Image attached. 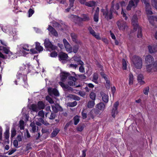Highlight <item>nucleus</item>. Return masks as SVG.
I'll list each match as a JSON object with an SVG mask.
<instances>
[{
    "label": "nucleus",
    "mask_w": 157,
    "mask_h": 157,
    "mask_svg": "<svg viewBox=\"0 0 157 157\" xmlns=\"http://www.w3.org/2000/svg\"><path fill=\"white\" fill-rule=\"evenodd\" d=\"M131 62L133 66L138 69H140L142 66V60L141 57L134 55L131 58Z\"/></svg>",
    "instance_id": "nucleus-1"
},
{
    "label": "nucleus",
    "mask_w": 157,
    "mask_h": 157,
    "mask_svg": "<svg viewBox=\"0 0 157 157\" xmlns=\"http://www.w3.org/2000/svg\"><path fill=\"white\" fill-rule=\"evenodd\" d=\"M76 75L74 72H71V73H69L65 72H63L60 73L61 80L62 81H64L67 78H68L69 80L76 81L77 79L75 77Z\"/></svg>",
    "instance_id": "nucleus-2"
},
{
    "label": "nucleus",
    "mask_w": 157,
    "mask_h": 157,
    "mask_svg": "<svg viewBox=\"0 0 157 157\" xmlns=\"http://www.w3.org/2000/svg\"><path fill=\"white\" fill-rule=\"evenodd\" d=\"M82 17H80L75 15H72V18H73V21L79 26H81L82 24L80 22L83 21H87L90 20V18L86 14H83L82 16Z\"/></svg>",
    "instance_id": "nucleus-3"
},
{
    "label": "nucleus",
    "mask_w": 157,
    "mask_h": 157,
    "mask_svg": "<svg viewBox=\"0 0 157 157\" xmlns=\"http://www.w3.org/2000/svg\"><path fill=\"white\" fill-rule=\"evenodd\" d=\"M113 6V5L112 6H111L109 11L108 10H106L103 9L101 10V12H102L103 16L107 20L111 19L113 17V10L114 9Z\"/></svg>",
    "instance_id": "nucleus-4"
},
{
    "label": "nucleus",
    "mask_w": 157,
    "mask_h": 157,
    "mask_svg": "<svg viewBox=\"0 0 157 157\" xmlns=\"http://www.w3.org/2000/svg\"><path fill=\"white\" fill-rule=\"evenodd\" d=\"M44 45L47 51L54 50H57V47L53 45L48 39H46L45 40Z\"/></svg>",
    "instance_id": "nucleus-5"
},
{
    "label": "nucleus",
    "mask_w": 157,
    "mask_h": 157,
    "mask_svg": "<svg viewBox=\"0 0 157 157\" xmlns=\"http://www.w3.org/2000/svg\"><path fill=\"white\" fill-rule=\"evenodd\" d=\"M117 25L120 30L124 31L127 30L128 28L126 22L122 20L118 21L117 22Z\"/></svg>",
    "instance_id": "nucleus-6"
},
{
    "label": "nucleus",
    "mask_w": 157,
    "mask_h": 157,
    "mask_svg": "<svg viewBox=\"0 0 157 157\" xmlns=\"http://www.w3.org/2000/svg\"><path fill=\"white\" fill-rule=\"evenodd\" d=\"M18 46L19 47L20 53L23 56L26 55L27 54L25 51L28 52L30 50L29 45L28 44H21Z\"/></svg>",
    "instance_id": "nucleus-7"
},
{
    "label": "nucleus",
    "mask_w": 157,
    "mask_h": 157,
    "mask_svg": "<svg viewBox=\"0 0 157 157\" xmlns=\"http://www.w3.org/2000/svg\"><path fill=\"white\" fill-rule=\"evenodd\" d=\"M17 77L18 79H21V82L23 83L22 85L25 87H27L28 85L26 82L27 77L26 75H22L21 74L19 73H17Z\"/></svg>",
    "instance_id": "nucleus-8"
},
{
    "label": "nucleus",
    "mask_w": 157,
    "mask_h": 157,
    "mask_svg": "<svg viewBox=\"0 0 157 157\" xmlns=\"http://www.w3.org/2000/svg\"><path fill=\"white\" fill-rule=\"evenodd\" d=\"M139 0H131L129 2L127 6L126 9L128 10H131L132 8H135L137 6Z\"/></svg>",
    "instance_id": "nucleus-9"
},
{
    "label": "nucleus",
    "mask_w": 157,
    "mask_h": 157,
    "mask_svg": "<svg viewBox=\"0 0 157 157\" xmlns=\"http://www.w3.org/2000/svg\"><path fill=\"white\" fill-rule=\"evenodd\" d=\"M132 24L135 30H136L139 27L138 18L136 15L134 14L132 16Z\"/></svg>",
    "instance_id": "nucleus-10"
},
{
    "label": "nucleus",
    "mask_w": 157,
    "mask_h": 157,
    "mask_svg": "<svg viewBox=\"0 0 157 157\" xmlns=\"http://www.w3.org/2000/svg\"><path fill=\"white\" fill-rule=\"evenodd\" d=\"M119 105V102L117 101L115 102L113 105V107L111 111V115L113 118H115L116 115L118 114L117 108Z\"/></svg>",
    "instance_id": "nucleus-11"
},
{
    "label": "nucleus",
    "mask_w": 157,
    "mask_h": 157,
    "mask_svg": "<svg viewBox=\"0 0 157 157\" xmlns=\"http://www.w3.org/2000/svg\"><path fill=\"white\" fill-rule=\"evenodd\" d=\"M63 42L66 51L69 53L71 52L72 48L68 42L65 39L63 40Z\"/></svg>",
    "instance_id": "nucleus-12"
},
{
    "label": "nucleus",
    "mask_w": 157,
    "mask_h": 157,
    "mask_svg": "<svg viewBox=\"0 0 157 157\" xmlns=\"http://www.w3.org/2000/svg\"><path fill=\"white\" fill-rule=\"evenodd\" d=\"M48 92L49 95L53 96H59V93L57 90L55 88H48Z\"/></svg>",
    "instance_id": "nucleus-13"
},
{
    "label": "nucleus",
    "mask_w": 157,
    "mask_h": 157,
    "mask_svg": "<svg viewBox=\"0 0 157 157\" xmlns=\"http://www.w3.org/2000/svg\"><path fill=\"white\" fill-rule=\"evenodd\" d=\"M90 33L94 37L98 40H101V38L98 33H96L92 29V27H89L88 29Z\"/></svg>",
    "instance_id": "nucleus-14"
},
{
    "label": "nucleus",
    "mask_w": 157,
    "mask_h": 157,
    "mask_svg": "<svg viewBox=\"0 0 157 157\" xmlns=\"http://www.w3.org/2000/svg\"><path fill=\"white\" fill-rule=\"evenodd\" d=\"M47 29L52 35L55 36H58V34L56 31L52 26L48 25Z\"/></svg>",
    "instance_id": "nucleus-15"
},
{
    "label": "nucleus",
    "mask_w": 157,
    "mask_h": 157,
    "mask_svg": "<svg viewBox=\"0 0 157 157\" xmlns=\"http://www.w3.org/2000/svg\"><path fill=\"white\" fill-rule=\"evenodd\" d=\"M100 94L102 98V101L105 103H107L109 101L108 95L102 92H101Z\"/></svg>",
    "instance_id": "nucleus-16"
},
{
    "label": "nucleus",
    "mask_w": 157,
    "mask_h": 157,
    "mask_svg": "<svg viewBox=\"0 0 157 157\" xmlns=\"http://www.w3.org/2000/svg\"><path fill=\"white\" fill-rule=\"evenodd\" d=\"M154 60V58L150 55H147L145 57V61L147 64H152Z\"/></svg>",
    "instance_id": "nucleus-17"
},
{
    "label": "nucleus",
    "mask_w": 157,
    "mask_h": 157,
    "mask_svg": "<svg viewBox=\"0 0 157 157\" xmlns=\"http://www.w3.org/2000/svg\"><path fill=\"white\" fill-rule=\"evenodd\" d=\"M114 0L111 3V6H113V7L114 8L113 10V12L115 13L116 14H118V13L116 11L117 10H118L120 8L119 5L118 3H117L115 5L114 4Z\"/></svg>",
    "instance_id": "nucleus-18"
},
{
    "label": "nucleus",
    "mask_w": 157,
    "mask_h": 157,
    "mask_svg": "<svg viewBox=\"0 0 157 157\" xmlns=\"http://www.w3.org/2000/svg\"><path fill=\"white\" fill-rule=\"evenodd\" d=\"M68 56L65 53L61 52L59 55V60H66Z\"/></svg>",
    "instance_id": "nucleus-19"
},
{
    "label": "nucleus",
    "mask_w": 157,
    "mask_h": 157,
    "mask_svg": "<svg viewBox=\"0 0 157 157\" xmlns=\"http://www.w3.org/2000/svg\"><path fill=\"white\" fill-rule=\"evenodd\" d=\"M148 47L149 51L150 53H153L157 51V45L152 46L149 45Z\"/></svg>",
    "instance_id": "nucleus-20"
},
{
    "label": "nucleus",
    "mask_w": 157,
    "mask_h": 157,
    "mask_svg": "<svg viewBox=\"0 0 157 157\" xmlns=\"http://www.w3.org/2000/svg\"><path fill=\"white\" fill-rule=\"evenodd\" d=\"M144 78V76L142 74H139L137 76V80L138 82L141 85H144L145 84V82L143 80Z\"/></svg>",
    "instance_id": "nucleus-21"
},
{
    "label": "nucleus",
    "mask_w": 157,
    "mask_h": 157,
    "mask_svg": "<svg viewBox=\"0 0 157 157\" xmlns=\"http://www.w3.org/2000/svg\"><path fill=\"white\" fill-rule=\"evenodd\" d=\"M105 106L103 102H100L96 105V107L101 110H104L105 109Z\"/></svg>",
    "instance_id": "nucleus-22"
},
{
    "label": "nucleus",
    "mask_w": 157,
    "mask_h": 157,
    "mask_svg": "<svg viewBox=\"0 0 157 157\" xmlns=\"http://www.w3.org/2000/svg\"><path fill=\"white\" fill-rule=\"evenodd\" d=\"M35 48L39 52L42 51L43 49V47L40 45V44L39 42L36 43Z\"/></svg>",
    "instance_id": "nucleus-23"
},
{
    "label": "nucleus",
    "mask_w": 157,
    "mask_h": 157,
    "mask_svg": "<svg viewBox=\"0 0 157 157\" xmlns=\"http://www.w3.org/2000/svg\"><path fill=\"white\" fill-rule=\"evenodd\" d=\"M79 65H81L79 68V71L81 73H83L85 72V68L83 66L84 63L83 61H80Z\"/></svg>",
    "instance_id": "nucleus-24"
},
{
    "label": "nucleus",
    "mask_w": 157,
    "mask_h": 157,
    "mask_svg": "<svg viewBox=\"0 0 157 157\" xmlns=\"http://www.w3.org/2000/svg\"><path fill=\"white\" fill-rule=\"evenodd\" d=\"M30 109L36 112H37L39 110L37 106L34 104L31 105L30 107Z\"/></svg>",
    "instance_id": "nucleus-25"
},
{
    "label": "nucleus",
    "mask_w": 157,
    "mask_h": 157,
    "mask_svg": "<svg viewBox=\"0 0 157 157\" xmlns=\"http://www.w3.org/2000/svg\"><path fill=\"white\" fill-rule=\"evenodd\" d=\"M153 64H148L146 66V68L147 71L148 72L153 71L152 68Z\"/></svg>",
    "instance_id": "nucleus-26"
},
{
    "label": "nucleus",
    "mask_w": 157,
    "mask_h": 157,
    "mask_svg": "<svg viewBox=\"0 0 157 157\" xmlns=\"http://www.w3.org/2000/svg\"><path fill=\"white\" fill-rule=\"evenodd\" d=\"M37 106L39 109H43L45 107V104L42 101H39L37 104Z\"/></svg>",
    "instance_id": "nucleus-27"
},
{
    "label": "nucleus",
    "mask_w": 157,
    "mask_h": 157,
    "mask_svg": "<svg viewBox=\"0 0 157 157\" xmlns=\"http://www.w3.org/2000/svg\"><path fill=\"white\" fill-rule=\"evenodd\" d=\"M59 85L63 88L65 89H68L69 90H71V88L69 86H68L67 85H66L64 84V83L62 82H59Z\"/></svg>",
    "instance_id": "nucleus-28"
},
{
    "label": "nucleus",
    "mask_w": 157,
    "mask_h": 157,
    "mask_svg": "<svg viewBox=\"0 0 157 157\" xmlns=\"http://www.w3.org/2000/svg\"><path fill=\"white\" fill-rule=\"evenodd\" d=\"M146 12L147 15H151L153 14L151 10L150 5L146 6Z\"/></svg>",
    "instance_id": "nucleus-29"
},
{
    "label": "nucleus",
    "mask_w": 157,
    "mask_h": 157,
    "mask_svg": "<svg viewBox=\"0 0 157 157\" xmlns=\"http://www.w3.org/2000/svg\"><path fill=\"white\" fill-rule=\"evenodd\" d=\"M129 82L128 84L129 85H132L133 83V81L134 80L133 76L131 73H130L129 75Z\"/></svg>",
    "instance_id": "nucleus-30"
},
{
    "label": "nucleus",
    "mask_w": 157,
    "mask_h": 157,
    "mask_svg": "<svg viewBox=\"0 0 157 157\" xmlns=\"http://www.w3.org/2000/svg\"><path fill=\"white\" fill-rule=\"evenodd\" d=\"M59 130L57 128H55L51 134V137H55L59 133Z\"/></svg>",
    "instance_id": "nucleus-31"
},
{
    "label": "nucleus",
    "mask_w": 157,
    "mask_h": 157,
    "mask_svg": "<svg viewBox=\"0 0 157 157\" xmlns=\"http://www.w3.org/2000/svg\"><path fill=\"white\" fill-rule=\"evenodd\" d=\"M95 105L94 101V100L89 101L87 104V107L89 108H93Z\"/></svg>",
    "instance_id": "nucleus-32"
},
{
    "label": "nucleus",
    "mask_w": 157,
    "mask_h": 157,
    "mask_svg": "<svg viewBox=\"0 0 157 157\" xmlns=\"http://www.w3.org/2000/svg\"><path fill=\"white\" fill-rule=\"evenodd\" d=\"M30 126L32 128L31 132H35L36 131V128L35 123L33 122L31 123L30 124Z\"/></svg>",
    "instance_id": "nucleus-33"
},
{
    "label": "nucleus",
    "mask_w": 157,
    "mask_h": 157,
    "mask_svg": "<svg viewBox=\"0 0 157 157\" xmlns=\"http://www.w3.org/2000/svg\"><path fill=\"white\" fill-rule=\"evenodd\" d=\"M95 2L94 1H91L86 2L85 5L89 7H92L95 6Z\"/></svg>",
    "instance_id": "nucleus-34"
},
{
    "label": "nucleus",
    "mask_w": 157,
    "mask_h": 157,
    "mask_svg": "<svg viewBox=\"0 0 157 157\" xmlns=\"http://www.w3.org/2000/svg\"><path fill=\"white\" fill-rule=\"evenodd\" d=\"M2 49L4 53L6 54H11V52L10 50L9 47H3Z\"/></svg>",
    "instance_id": "nucleus-35"
},
{
    "label": "nucleus",
    "mask_w": 157,
    "mask_h": 157,
    "mask_svg": "<svg viewBox=\"0 0 157 157\" xmlns=\"http://www.w3.org/2000/svg\"><path fill=\"white\" fill-rule=\"evenodd\" d=\"M74 61H76L77 63H78V64H80V61H82L81 60V58L80 57L77 56H75L72 58Z\"/></svg>",
    "instance_id": "nucleus-36"
},
{
    "label": "nucleus",
    "mask_w": 157,
    "mask_h": 157,
    "mask_svg": "<svg viewBox=\"0 0 157 157\" xmlns=\"http://www.w3.org/2000/svg\"><path fill=\"white\" fill-rule=\"evenodd\" d=\"M73 120L74 122V124L76 125L77 124L79 121V117L76 115L74 117Z\"/></svg>",
    "instance_id": "nucleus-37"
},
{
    "label": "nucleus",
    "mask_w": 157,
    "mask_h": 157,
    "mask_svg": "<svg viewBox=\"0 0 157 157\" xmlns=\"http://www.w3.org/2000/svg\"><path fill=\"white\" fill-rule=\"evenodd\" d=\"M25 123L23 120H20L19 121V127L21 130H23L24 129Z\"/></svg>",
    "instance_id": "nucleus-38"
},
{
    "label": "nucleus",
    "mask_w": 157,
    "mask_h": 157,
    "mask_svg": "<svg viewBox=\"0 0 157 157\" xmlns=\"http://www.w3.org/2000/svg\"><path fill=\"white\" fill-rule=\"evenodd\" d=\"M96 94L94 92H92L90 94V97L92 100L95 101L96 98Z\"/></svg>",
    "instance_id": "nucleus-39"
},
{
    "label": "nucleus",
    "mask_w": 157,
    "mask_h": 157,
    "mask_svg": "<svg viewBox=\"0 0 157 157\" xmlns=\"http://www.w3.org/2000/svg\"><path fill=\"white\" fill-rule=\"evenodd\" d=\"M77 105V102L76 101H74L73 102H69L67 103V105L68 106L73 107Z\"/></svg>",
    "instance_id": "nucleus-40"
},
{
    "label": "nucleus",
    "mask_w": 157,
    "mask_h": 157,
    "mask_svg": "<svg viewBox=\"0 0 157 157\" xmlns=\"http://www.w3.org/2000/svg\"><path fill=\"white\" fill-rule=\"evenodd\" d=\"M5 139L9 140V130H6L4 133Z\"/></svg>",
    "instance_id": "nucleus-41"
},
{
    "label": "nucleus",
    "mask_w": 157,
    "mask_h": 157,
    "mask_svg": "<svg viewBox=\"0 0 157 157\" xmlns=\"http://www.w3.org/2000/svg\"><path fill=\"white\" fill-rule=\"evenodd\" d=\"M149 86H147L144 88L143 93L145 95H148L149 92Z\"/></svg>",
    "instance_id": "nucleus-42"
},
{
    "label": "nucleus",
    "mask_w": 157,
    "mask_h": 157,
    "mask_svg": "<svg viewBox=\"0 0 157 157\" xmlns=\"http://www.w3.org/2000/svg\"><path fill=\"white\" fill-rule=\"evenodd\" d=\"M71 35L73 41L76 42L77 35L75 33H71Z\"/></svg>",
    "instance_id": "nucleus-43"
},
{
    "label": "nucleus",
    "mask_w": 157,
    "mask_h": 157,
    "mask_svg": "<svg viewBox=\"0 0 157 157\" xmlns=\"http://www.w3.org/2000/svg\"><path fill=\"white\" fill-rule=\"evenodd\" d=\"M79 48V46L77 45H74L72 48L73 52L75 53L77 52Z\"/></svg>",
    "instance_id": "nucleus-44"
},
{
    "label": "nucleus",
    "mask_w": 157,
    "mask_h": 157,
    "mask_svg": "<svg viewBox=\"0 0 157 157\" xmlns=\"http://www.w3.org/2000/svg\"><path fill=\"white\" fill-rule=\"evenodd\" d=\"M153 71H157V62H155L154 63L152 66Z\"/></svg>",
    "instance_id": "nucleus-45"
},
{
    "label": "nucleus",
    "mask_w": 157,
    "mask_h": 157,
    "mask_svg": "<svg viewBox=\"0 0 157 157\" xmlns=\"http://www.w3.org/2000/svg\"><path fill=\"white\" fill-rule=\"evenodd\" d=\"M122 68L123 70H126L127 69V63L124 59L122 60Z\"/></svg>",
    "instance_id": "nucleus-46"
},
{
    "label": "nucleus",
    "mask_w": 157,
    "mask_h": 157,
    "mask_svg": "<svg viewBox=\"0 0 157 157\" xmlns=\"http://www.w3.org/2000/svg\"><path fill=\"white\" fill-rule=\"evenodd\" d=\"M46 100L48 101L51 104L54 103V101L52 99L48 96H47L46 97Z\"/></svg>",
    "instance_id": "nucleus-47"
},
{
    "label": "nucleus",
    "mask_w": 157,
    "mask_h": 157,
    "mask_svg": "<svg viewBox=\"0 0 157 157\" xmlns=\"http://www.w3.org/2000/svg\"><path fill=\"white\" fill-rule=\"evenodd\" d=\"M137 29L138 30V32L137 34V37L138 38L141 37L142 36L141 33V28L139 27H138Z\"/></svg>",
    "instance_id": "nucleus-48"
},
{
    "label": "nucleus",
    "mask_w": 157,
    "mask_h": 157,
    "mask_svg": "<svg viewBox=\"0 0 157 157\" xmlns=\"http://www.w3.org/2000/svg\"><path fill=\"white\" fill-rule=\"evenodd\" d=\"M151 3L153 6L156 9H157V1L155 0H152Z\"/></svg>",
    "instance_id": "nucleus-49"
},
{
    "label": "nucleus",
    "mask_w": 157,
    "mask_h": 157,
    "mask_svg": "<svg viewBox=\"0 0 157 157\" xmlns=\"http://www.w3.org/2000/svg\"><path fill=\"white\" fill-rule=\"evenodd\" d=\"M148 20L149 22L152 25H154V20H153V17L152 16H150L148 17Z\"/></svg>",
    "instance_id": "nucleus-50"
},
{
    "label": "nucleus",
    "mask_w": 157,
    "mask_h": 157,
    "mask_svg": "<svg viewBox=\"0 0 157 157\" xmlns=\"http://www.w3.org/2000/svg\"><path fill=\"white\" fill-rule=\"evenodd\" d=\"M70 96L72 98H73L75 100L79 101L80 100V98L78 96H77L75 95H70Z\"/></svg>",
    "instance_id": "nucleus-51"
},
{
    "label": "nucleus",
    "mask_w": 157,
    "mask_h": 157,
    "mask_svg": "<svg viewBox=\"0 0 157 157\" xmlns=\"http://www.w3.org/2000/svg\"><path fill=\"white\" fill-rule=\"evenodd\" d=\"M53 26L54 27L59 28L60 25L58 23L56 22H54L53 23Z\"/></svg>",
    "instance_id": "nucleus-52"
},
{
    "label": "nucleus",
    "mask_w": 157,
    "mask_h": 157,
    "mask_svg": "<svg viewBox=\"0 0 157 157\" xmlns=\"http://www.w3.org/2000/svg\"><path fill=\"white\" fill-rule=\"evenodd\" d=\"M98 14H94V21L95 22H98Z\"/></svg>",
    "instance_id": "nucleus-53"
},
{
    "label": "nucleus",
    "mask_w": 157,
    "mask_h": 157,
    "mask_svg": "<svg viewBox=\"0 0 157 157\" xmlns=\"http://www.w3.org/2000/svg\"><path fill=\"white\" fill-rule=\"evenodd\" d=\"M38 114L39 116H40L41 117H44V113L43 110H40L39 111Z\"/></svg>",
    "instance_id": "nucleus-54"
},
{
    "label": "nucleus",
    "mask_w": 157,
    "mask_h": 157,
    "mask_svg": "<svg viewBox=\"0 0 157 157\" xmlns=\"http://www.w3.org/2000/svg\"><path fill=\"white\" fill-rule=\"evenodd\" d=\"M57 53L56 52H53L50 54V56L52 57H55L57 56Z\"/></svg>",
    "instance_id": "nucleus-55"
},
{
    "label": "nucleus",
    "mask_w": 157,
    "mask_h": 157,
    "mask_svg": "<svg viewBox=\"0 0 157 157\" xmlns=\"http://www.w3.org/2000/svg\"><path fill=\"white\" fill-rule=\"evenodd\" d=\"M16 134V131L14 129H12L11 130V137H13Z\"/></svg>",
    "instance_id": "nucleus-56"
},
{
    "label": "nucleus",
    "mask_w": 157,
    "mask_h": 157,
    "mask_svg": "<svg viewBox=\"0 0 157 157\" xmlns=\"http://www.w3.org/2000/svg\"><path fill=\"white\" fill-rule=\"evenodd\" d=\"M13 144L14 147H15V148H18V143L17 140H14L13 142Z\"/></svg>",
    "instance_id": "nucleus-57"
},
{
    "label": "nucleus",
    "mask_w": 157,
    "mask_h": 157,
    "mask_svg": "<svg viewBox=\"0 0 157 157\" xmlns=\"http://www.w3.org/2000/svg\"><path fill=\"white\" fill-rule=\"evenodd\" d=\"M29 17H31L34 13V11L31 9H30L29 10Z\"/></svg>",
    "instance_id": "nucleus-58"
},
{
    "label": "nucleus",
    "mask_w": 157,
    "mask_h": 157,
    "mask_svg": "<svg viewBox=\"0 0 157 157\" xmlns=\"http://www.w3.org/2000/svg\"><path fill=\"white\" fill-rule=\"evenodd\" d=\"M16 151V149H12V150H10L7 153H8V155H10Z\"/></svg>",
    "instance_id": "nucleus-59"
},
{
    "label": "nucleus",
    "mask_w": 157,
    "mask_h": 157,
    "mask_svg": "<svg viewBox=\"0 0 157 157\" xmlns=\"http://www.w3.org/2000/svg\"><path fill=\"white\" fill-rule=\"evenodd\" d=\"M39 121L42 123H43V124H44V125H47L49 124L48 123L46 122H45V121L43 120L42 118H40L39 119Z\"/></svg>",
    "instance_id": "nucleus-60"
},
{
    "label": "nucleus",
    "mask_w": 157,
    "mask_h": 157,
    "mask_svg": "<svg viewBox=\"0 0 157 157\" xmlns=\"http://www.w3.org/2000/svg\"><path fill=\"white\" fill-rule=\"evenodd\" d=\"M56 116V115L55 113H52L49 118L50 119H53L55 118Z\"/></svg>",
    "instance_id": "nucleus-61"
},
{
    "label": "nucleus",
    "mask_w": 157,
    "mask_h": 157,
    "mask_svg": "<svg viewBox=\"0 0 157 157\" xmlns=\"http://www.w3.org/2000/svg\"><path fill=\"white\" fill-rule=\"evenodd\" d=\"M78 94L79 95H80L81 96L84 97L86 95V93L85 92L82 91H80L79 92Z\"/></svg>",
    "instance_id": "nucleus-62"
},
{
    "label": "nucleus",
    "mask_w": 157,
    "mask_h": 157,
    "mask_svg": "<svg viewBox=\"0 0 157 157\" xmlns=\"http://www.w3.org/2000/svg\"><path fill=\"white\" fill-rule=\"evenodd\" d=\"M76 81L74 82V81H69L68 82V84L70 86H75V82Z\"/></svg>",
    "instance_id": "nucleus-63"
},
{
    "label": "nucleus",
    "mask_w": 157,
    "mask_h": 157,
    "mask_svg": "<svg viewBox=\"0 0 157 157\" xmlns=\"http://www.w3.org/2000/svg\"><path fill=\"white\" fill-rule=\"evenodd\" d=\"M93 79L98 80V75L96 73H94L93 75Z\"/></svg>",
    "instance_id": "nucleus-64"
}]
</instances>
